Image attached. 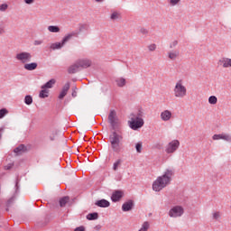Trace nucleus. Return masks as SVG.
I'll return each mask as SVG.
<instances>
[{"mask_svg":"<svg viewBox=\"0 0 231 231\" xmlns=\"http://www.w3.org/2000/svg\"><path fill=\"white\" fill-rule=\"evenodd\" d=\"M174 176V170L167 169L162 176L157 177V179L152 183V190L155 192H160L163 190L167 185H171L172 181V177Z\"/></svg>","mask_w":231,"mask_h":231,"instance_id":"obj_1","label":"nucleus"},{"mask_svg":"<svg viewBox=\"0 0 231 231\" xmlns=\"http://www.w3.org/2000/svg\"><path fill=\"white\" fill-rule=\"evenodd\" d=\"M124 140V135L119 134L116 131H114L109 135V142L111 149L114 152H120L122 151V141Z\"/></svg>","mask_w":231,"mask_h":231,"instance_id":"obj_2","label":"nucleus"},{"mask_svg":"<svg viewBox=\"0 0 231 231\" xmlns=\"http://www.w3.org/2000/svg\"><path fill=\"white\" fill-rule=\"evenodd\" d=\"M173 93L176 98H185L187 97V88L183 86L181 80L176 83Z\"/></svg>","mask_w":231,"mask_h":231,"instance_id":"obj_3","label":"nucleus"},{"mask_svg":"<svg viewBox=\"0 0 231 231\" xmlns=\"http://www.w3.org/2000/svg\"><path fill=\"white\" fill-rule=\"evenodd\" d=\"M131 120L128 121L130 129H133V131H138V129H141V127H143V119H135L134 114H131Z\"/></svg>","mask_w":231,"mask_h":231,"instance_id":"obj_4","label":"nucleus"},{"mask_svg":"<svg viewBox=\"0 0 231 231\" xmlns=\"http://www.w3.org/2000/svg\"><path fill=\"white\" fill-rule=\"evenodd\" d=\"M32 55L30 52L23 51L20 53H17L15 56L16 60H19L22 62V64H26V62H31L32 59Z\"/></svg>","mask_w":231,"mask_h":231,"instance_id":"obj_5","label":"nucleus"},{"mask_svg":"<svg viewBox=\"0 0 231 231\" xmlns=\"http://www.w3.org/2000/svg\"><path fill=\"white\" fill-rule=\"evenodd\" d=\"M108 122L113 129V131H116L118 129V116H116V111L111 110L108 115Z\"/></svg>","mask_w":231,"mask_h":231,"instance_id":"obj_6","label":"nucleus"},{"mask_svg":"<svg viewBox=\"0 0 231 231\" xmlns=\"http://www.w3.org/2000/svg\"><path fill=\"white\" fill-rule=\"evenodd\" d=\"M185 210L181 206H175L169 211L170 217H181Z\"/></svg>","mask_w":231,"mask_h":231,"instance_id":"obj_7","label":"nucleus"},{"mask_svg":"<svg viewBox=\"0 0 231 231\" xmlns=\"http://www.w3.org/2000/svg\"><path fill=\"white\" fill-rule=\"evenodd\" d=\"M180 147V141L178 140H173L166 147L165 152L167 154H172V152H176Z\"/></svg>","mask_w":231,"mask_h":231,"instance_id":"obj_8","label":"nucleus"},{"mask_svg":"<svg viewBox=\"0 0 231 231\" xmlns=\"http://www.w3.org/2000/svg\"><path fill=\"white\" fill-rule=\"evenodd\" d=\"M78 65L79 66V69H86L88 68H90L91 66V60L82 59V60H77Z\"/></svg>","mask_w":231,"mask_h":231,"instance_id":"obj_9","label":"nucleus"},{"mask_svg":"<svg viewBox=\"0 0 231 231\" xmlns=\"http://www.w3.org/2000/svg\"><path fill=\"white\" fill-rule=\"evenodd\" d=\"M121 198H124V192L122 190H115L111 196L113 203L120 201Z\"/></svg>","mask_w":231,"mask_h":231,"instance_id":"obj_10","label":"nucleus"},{"mask_svg":"<svg viewBox=\"0 0 231 231\" xmlns=\"http://www.w3.org/2000/svg\"><path fill=\"white\" fill-rule=\"evenodd\" d=\"M79 32L73 31L71 32H69L67 35H65L62 39V44H66V42H69L71 41L72 37H78Z\"/></svg>","mask_w":231,"mask_h":231,"instance_id":"obj_11","label":"nucleus"},{"mask_svg":"<svg viewBox=\"0 0 231 231\" xmlns=\"http://www.w3.org/2000/svg\"><path fill=\"white\" fill-rule=\"evenodd\" d=\"M134 207V202L133 200H128L123 204L122 210L123 212H129L133 210Z\"/></svg>","mask_w":231,"mask_h":231,"instance_id":"obj_12","label":"nucleus"},{"mask_svg":"<svg viewBox=\"0 0 231 231\" xmlns=\"http://www.w3.org/2000/svg\"><path fill=\"white\" fill-rule=\"evenodd\" d=\"M172 118V112L169 110H164L163 112L161 113V119L163 122H169Z\"/></svg>","mask_w":231,"mask_h":231,"instance_id":"obj_13","label":"nucleus"},{"mask_svg":"<svg viewBox=\"0 0 231 231\" xmlns=\"http://www.w3.org/2000/svg\"><path fill=\"white\" fill-rule=\"evenodd\" d=\"M95 205H97V207H99L100 208H107V207L111 206V203L108 200L102 199L100 200H97Z\"/></svg>","mask_w":231,"mask_h":231,"instance_id":"obj_14","label":"nucleus"},{"mask_svg":"<svg viewBox=\"0 0 231 231\" xmlns=\"http://www.w3.org/2000/svg\"><path fill=\"white\" fill-rule=\"evenodd\" d=\"M28 151V148L24 144H20L18 147L14 148V152L19 156L20 154H24Z\"/></svg>","mask_w":231,"mask_h":231,"instance_id":"obj_15","label":"nucleus"},{"mask_svg":"<svg viewBox=\"0 0 231 231\" xmlns=\"http://www.w3.org/2000/svg\"><path fill=\"white\" fill-rule=\"evenodd\" d=\"M78 71H80V67L78 63V61H76L74 64H72L69 69H68V72L70 74V75H73L75 73H78Z\"/></svg>","mask_w":231,"mask_h":231,"instance_id":"obj_16","label":"nucleus"},{"mask_svg":"<svg viewBox=\"0 0 231 231\" xmlns=\"http://www.w3.org/2000/svg\"><path fill=\"white\" fill-rule=\"evenodd\" d=\"M218 64H221L223 68H231V59L222 58L218 60Z\"/></svg>","mask_w":231,"mask_h":231,"instance_id":"obj_17","label":"nucleus"},{"mask_svg":"<svg viewBox=\"0 0 231 231\" xmlns=\"http://www.w3.org/2000/svg\"><path fill=\"white\" fill-rule=\"evenodd\" d=\"M178 57H180V51L178 50L171 51L168 52V58L171 60H176Z\"/></svg>","mask_w":231,"mask_h":231,"instance_id":"obj_18","label":"nucleus"},{"mask_svg":"<svg viewBox=\"0 0 231 231\" xmlns=\"http://www.w3.org/2000/svg\"><path fill=\"white\" fill-rule=\"evenodd\" d=\"M38 64L37 62H32V63H25L23 68L27 71H33L37 68Z\"/></svg>","mask_w":231,"mask_h":231,"instance_id":"obj_19","label":"nucleus"},{"mask_svg":"<svg viewBox=\"0 0 231 231\" xmlns=\"http://www.w3.org/2000/svg\"><path fill=\"white\" fill-rule=\"evenodd\" d=\"M55 79H51L47 83H45L43 86H42V89H51L53 88V85L55 84Z\"/></svg>","mask_w":231,"mask_h":231,"instance_id":"obj_20","label":"nucleus"},{"mask_svg":"<svg viewBox=\"0 0 231 231\" xmlns=\"http://www.w3.org/2000/svg\"><path fill=\"white\" fill-rule=\"evenodd\" d=\"M87 219L88 221H95L98 219V213L97 212L89 213L88 215H87Z\"/></svg>","mask_w":231,"mask_h":231,"instance_id":"obj_21","label":"nucleus"},{"mask_svg":"<svg viewBox=\"0 0 231 231\" xmlns=\"http://www.w3.org/2000/svg\"><path fill=\"white\" fill-rule=\"evenodd\" d=\"M48 30L51 33H59V32H60V27L57 25H51L48 27Z\"/></svg>","mask_w":231,"mask_h":231,"instance_id":"obj_22","label":"nucleus"},{"mask_svg":"<svg viewBox=\"0 0 231 231\" xmlns=\"http://www.w3.org/2000/svg\"><path fill=\"white\" fill-rule=\"evenodd\" d=\"M14 203H15V197H11L7 202H6V212H8L10 210V207H12V205H14Z\"/></svg>","mask_w":231,"mask_h":231,"instance_id":"obj_23","label":"nucleus"},{"mask_svg":"<svg viewBox=\"0 0 231 231\" xmlns=\"http://www.w3.org/2000/svg\"><path fill=\"white\" fill-rule=\"evenodd\" d=\"M49 93H50V90L46 88H42V90L40 91L39 97L40 98H48Z\"/></svg>","mask_w":231,"mask_h":231,"instance_id":"obj_24","label":"nucleus"},{"mask_svg":"<svg viewBox=\"0 0 231 231\" xmlns=\"http://www.w3.org/2000/svg\"><path fill=\"white\" fill-rule=\"evenodd\" d=\"M64 46V43L55 42L51 45V50H60Z\"/></svg>","mask_w":231,"mask_h":231,"instance_id":"obj_25","label":"nucleus"},{"mask_svg":"<svg viewBox=\"0 0 231 231\" xmlns=\"http://www.w3.org/2000/svg\"><path fill=\"white\" fill-rule=\"evenodd\" d=\"M24 104H26V106H32V104H33V98L32 97V96L30 95L25 96Z\"/></svg>","mask_w":231,"mask_h":231,"instance_id":"obj_26","label":"nucleus"},{"mask_svg":"<svg viewBox=\"0 0 231 231\" xmlns=\"http://www.w3.org/2000/svg\"><path fill=\"white\" fill-rule=\"evenodd\" d=\"M69 202V197L66 196L60 199V206L66 207V204Z\"/></svg>","mask_w":231,"mask_h":231,"instance_id":"obj_27","label":"nucleus"},{"mask_svg":"<svg viewBox=\"0 0 231 231\" xmlns=\"http://www.w3.org/2000/svg\"><path fill=\"white\" fill-rule=\"evenodd\" d=\"M135 120H143V111L142 109H139L137 114L134 115Z\"/></svg>","mask_w":231,"mask_h":231,"instance_id":"obj_28","label":"nucleus"},{"mask_svg":"<svg viewBox=\"0 0 231 231\" xmlns=\"http://www.w3.org/2000/svg\"><path fill=\"white\" fill-rule=\"evenodd\" d=\"M116 84L118 88H124V86H125V79L120 78L119 79H116Z\"/></svg>","mask_w":231,"mask_h":231,"instance_id":"obj_29","label":"nucleus"},{"mask_svg":"<svg viewBox=\"0 0 231 231\" xmlns=\"http://www.w3.org/2000/svg\"><path fill=\"white\" fill-rule=\"evenodd\" d=\"M208 103L213 105V106L217 104V97L216 96H210L208 97Z\"/></svg>","mask_w":231,"mask_h":231,"instance_id":"obj_30","label":"nucleus"},{"mask_svg":"<svg viewBox=\"0 0 231 231\" xmlns=\"http://www.w3.org/2000/svg\"><path fill=\"white\" fill-rule=\"evenodd\" d=\"M150 227H151V224L149 223V221H145L143 223L141 229L143 231H147L149 230Z\"/></svg>","mask_w":231,"mask_h":231,"instance_id":"obj_31","label":"nucleus"},{"mask_svg":"<svg viewBox=\"0 0 231 231\" xmlns=\"http://www.w3.org/2000/svg\"><path fill=\"white\" fill-rule=\"evenodd\" d=\"M136 152H142V149H143V144L142 142H139L135 144Z\"/></svg>","mask_w":231,"mask_h":231,"instance_id":"obj_32","label":"nucleus"},{"mask_svg":"<svg viewBox=\"0 0 231 231\" xmlns=\"http://www.w3.org/2000/svg\"><path fill=\"white\" fill-rule=\"evenodd\" d=\"M110 19L112 21H116V19H120V14L117 13V12H114L112 13L111 16H110Z\"/></svg>","mask_w":231,"mask_h":231,"instance_id":"obj_33","label":"nucleus"},{"mask_svg":"<svg viewBox=\"0 0 231 231\" xmlns=\"http://www.w3.org/2000/svg\"><path fill=\"white\" fill-rule=\"evenodd\" d=\"M5 115H8V110L6 108L0 109V119L5 118Z\"/></svg>","mask_w":231,"mask_h":231,"instance_id":"obj_34","label":"nucleus"},{"mask_svg":"<svg viewBox=\"0 0 231 231\" xmlns=\"http://www.w3.org/2000/svg\"><path fill=\"white\" fill-rule=\"evenodd\" d=\"M139 32L142 33V35H147L149 33V30H147L145 27H140Z\"/></svg>","mask_w":231,"mask_h":231,"instance_id":"obj_35","label":"nucleus"},{"mask_svg":"<svg viewBox=\"0 0 231 231\" xmlns=\"http://www.w3.org/2000/svg\"><path fill=\"white\" fill-rule=\"evenodd\" d=\"M222 140H225L226 142H231V135L222 134Z\"/></svg>","mask_w":231,"mask_h":231,"instance_id":"obj_36","label":"nucleus"},{"mask_svg":"<svg viewBox=\"0 0 231 231\" xmlns=\"http://www.w3.org/2000/svg\"><path fill=\"white\" fill-rule=\"evenodd\" d=\"M8 9V5L6 4H2L0 5V12H6V10Z\"/></svg>","mask_w":231,"mask_h":231,"instance_id":"obj_37","label":"nucleus"},{"mask_svg":"<svg viewBox=\"0 0 231 231\" xmlns=\"http://www.w3.org/2000/svg\"><path fill=\"white\" fill-rule=\"evenodd\" d=\"M149 51H156V44L152 43L148 46Z\"/></svg>","mask_w":231,"mask_h":231,"instance_id":"obj_38","label":"nucleus"},{"mask_svg":"<svg viewBox=\"0 0 231 231\" xmlns=\"http://www.w3.org/2000/svg\"><path fill=\"white\" fill-rule=\"evenodd\" d=\"M213 140H223V134H214Z\"/></svg>","mask_w":231,"mask_h":231,"instance_id":"obj_39","label":"nucleus"},{"mask_svg":"<svg viewBox=\"0 0 231 231\" xmlns=\"http://www.w3.org/2000/svg\"><path fill=\"white\" fill-rule=\"evenodd\" d=\"M180 1L181 0H170L171 6H176V5L180 4Z\"/></svg>","mask_w":231,"mask_h":231,"instance_id":"obj_40","label":"nucleus"},{"mask_svg":"<svg viewBox=\"0 0 231 231\" xmlns=\"http://www.w3.org/2000/svg\"><path fill=\"white\" fill-rule=\"evenodd\" d=\"M178 46V40H174L171 43H170V49L176 48Z\"/></svg>","mask_w":231,"mask_h":231,"instance_id":"obj_41","label":"nucleus"},{"mask_svg":"<svg viewBox=\"0 0 231 231\" xmlns=\"http://www.w3.org/2000/svg\"><path fill=\"white\" fill-rule=\"evenodd\" d=\"M66 95H68V92H66L65 90H61V92L59 95V98L60 100H62V98H64V97H66Z\"/></svg>","mask_w":231,"mask_h":231,"instance_id":"obj_42","label":"nucleus"},{"mask_svg":"<svg viewBox=\"0 0 231 231\" xmlns=\"http://www.w3.org/2000/svg\"><path fill=\"white\" fill-rule=\"evenodd\" d=\"M120 163H121V161H120V160H117V161L114 163V166H113L114 171H117V170H118V165H120Z\"/></svg>","mask_w":231,"mask_h":231,"instance_id":"obj_43","label":"nucleus"},{"mask_svg":"<svg viewBox=\"0 0 231 231\" xmlns=\"http://www.w3.org/2000/svg\"><path fill=\"white\" fill-rule=\"evenodd\" d=\"M62 90L67 92L69 91V82H67L64 87L62 88Z\"/></svg>","mask_w":231,"mask_h":231,"instance_id":"obj_44","label":"nucleus"},{"mask_svg":"<svg viewBox=\"0 0 231 231\" xmlns=\"http://www.w3.org/2000/svg\"><path fill=\"white\" fill-rule=\"evenodd\" d=\"M88 30V24H79V32Z\"/></svg>","mask_w":231,"mask_h":231,"instance_id":"obj_45","label":"nucleus"},{"mask_svg":"<svg viewBox=\"0 0 231 231\" xmlns=\"http://www.w3.org/2000/svg\"><path fill=\"white\" fill-rule=\"evenodd\" d=\"M219 217H221V214L219 213V211L213 213L214 219H219Z\"/></svg>","mask_w":231,"mask_h":231,"instance_id":"obj_46","label":"nucleus"},{"mask_svg":"<svg viewBox=\"0 0 231 231\" xmlns=\"http://www.w3.org/2000/svg\"><path fill=\"white\" fill-rule=\"evenodd\" d=\"M74 231H86V227H84V226H78L74 229Z\"/></svg>","mask_w":231,"mask_h":231,"instance_id":"obj_47","label":"nucleus"},{"mask_svg":"<svg viewBox=\"0 0 231 231\" xmlns=\"http://www.w3.org/2000/svg\"><path fill=\"white\" fill-rule=\"evenodd\" d=\"M25 5H33L35 3V0H24Z\"/></svg>","mask_w":231,"mask_h":231,"instance_id":"obj_48","label":"nucleus"},{"mask_svg":"<svg viewBox=\"0 0 231 231\" xmlns=\"http://www.w3.org/2000/svg\"><path fill=\"white\" fill-rule=\"evenodd\" d=\"M40 44H42V41H39V40L34 41V46H40Z\"/></svg>","mask_w":231,"mask_h":231,"instance_id":"obj_49","label":"nucleus"},{"mask_svg":"<svg viewBox=\"0 0 231 231\" xmlns=\"http://www.w3.org/2000/svg\"><path fill=\"white\" fill-rule=\"evenodd\" d=\"M12 167H14V164L6 165V166H5V171H10V169H12Z\"/></svg>","mask_w":231,"mask_h":231,"instance_id":"obj_50","label":"nucleus"},{"mask_svg":"<svg viewBox=\"0 0 231 231\" xmlns=\"http://www.w3.org/2000/svg\"><path fill=\"white\" fill-rule=\"evenodd\" d=\"M95 230H100V228H102V226H100V225H97V226H96L95 227Z\"/></svg>","mask_w":231,"mask_h":231,"instance_id":"obj_51","label":"nucleus"},{"mask_svg":"<svg viewBox=\"0 0 231 231\" xmlns=\"http://www.w3.org/2000/svg\"><path fill=\"white\" fill-rule=\"evenodd\" d=\"M15 189H16V190H19V181L18 180H16Z\"/></svg>","mask_w":231,"mask_h":231,"instance_id":"obj_52","label":"nucleus"},{"mask_svg":"<svg viewBox=\"0 0 231 231\" xmlns=\"http://www.w3.org/2000/svg\"><path fill=\"white\" fill-rule=\"evenodd\" d=\"M72 97H77V91L74 90V91L72 92Z\"/></svg>","mask_w":231,"mask_h":231,"instance_id":"obj_53","label":"nucleus"},{"mask_svg":"<svg viewBox=\"0 0 231 231\" xmlns=\"http://www.w3.org/2000/svg\"><path fill=\"white\" fill-rule=\"evenodd\" d=\"M104 0H96V3H102Z\"/></svg>","mask_w":231,"mask_h":231,"instance_id":"obj_54","label":"nucleus"},{"mask_svg":"<svg viewBox=\"0 0 231 231\" xmlns=\"http://www.w3.org/2000/svg\"><path fill=\"white\" fill-rule=\"evenodd\" d=\"M5 131V127L0 128V133H3Z\"/></svg>","mask_w":231,"mask_h":231,"instance_id":"obj_55","label":"nucleus"},{"mask_svg":"<svg viewBox=\"0 0 231 231\" xmlns=\"http://www.w3.org/2000/svg\"><path fill=\"white\" fill-rule=\"evenodd\" d=\"M2 134H0V138H1Z\"/></svg>","mask_w":231,"mask_h":231,"instance_id":"obj_56","label":"nucleus"},{"mask_svg":"<svg viewBox=\"0 0 231 231\" xmlns=\"http://www.w3.org/2000/svg\"><path fill=\"white\" fill-rule=\"evenodd\" d=\"M139 231H143V230L140 229Z\"/></svg>","mask_w":231,"mask_h":231,"instance_id":"obj_57","label":"nucleus"},{"mask_svg":"<svg viewBox=\"0 0 231 231\" xmlns=\"http://www.w3.org/2000/svg\"><path fill=\"white\" fill-rule=\"evenodd\" d=\"M139 231H143V230L140 229Z\"/></svg>","mask_w":231,"mask_h":231,"instance_id":"obj_58","label":"nucleus"}]
</instances>
